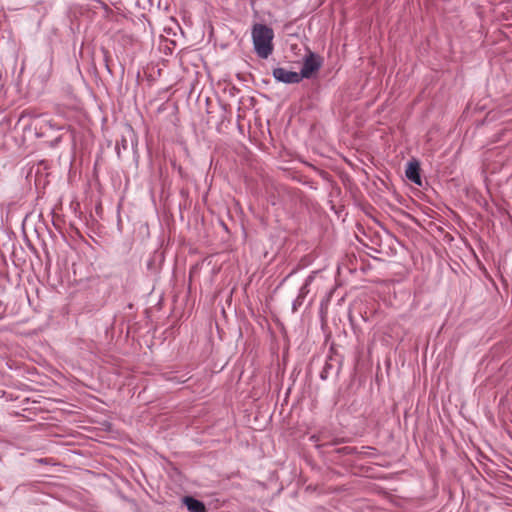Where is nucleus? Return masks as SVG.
I'll use <instances>...</instances> for the list:
<instances>
[{
  "label": "nucleus",
  "mask_w": 512,
  "mask_h": 512,
  "mask_svg": "<svg viewBox=\"0 0 512 512\" xmlns=\"http://www.w3.org/2000/svg\"><path fill=\"white\" fill-rule=\"evenodd\" d=\"M183 503L185 504L189 512H206V507L204 503L191 496H185L183 498Z\"/></svg>",
  "instance_id": "nucleus-5"
},
{
  "label": "nucleus",
  "mask_w": 512,
  "mask_h": 512,
  "mask_svg": "<svg viewBox=\"0 0 512 512\" xmlns=\"http://www.w3.org/2000/svg\"><path fill=\"white\" fill-rule=\"evenodd\" d=\"M273 76L277 81L284 83H299L302 80V76L299 73L289 71L285 68L278 67L273 70Z\"/></svg>",
  "instance_id": "nucleus-3"
},
{
  "label": "nucleus",
  "mask_w": 512,
  "mask_h": 512,
  "mask_svg": "<svg viewBox=\"0 0 512 512\" xmlns=\"http://www.w3.org/2000/svg\"><path fill=\"white\" fill-rule=\"evenodd\" d=\"M420 167L418 162H409L405 170L406 177L415 184L421 185V178L419 173Z\"/></svg>",
  "instance_id": "nucleus-4"
},
{
  "label": "nucleus",
  "mask_w": 512,
  "mask_h": 512,
  "mask_svg": "<svg viewBox=\"0 0 512 512\" xmlns=\"http://www.w3.org/2000/svg\"><path fill=\"white\" fill-rule=\"evenodd\" d=\"M273 30L264 24H255L252 29V39L257 55L263 59L273 51Z\"/></svg>",
  "instance_id": "nucleus-1"
},
{
  "label": "nucleus",
  "mask_w": 512,
  "mask_h": 512,
  "mask_svg": "<svg viewBox=\"0 0 512 512\" xmlns=\"http://www.w3.org/2000/svg\"><path fill=\"white\" fill-rule=\"evenodd\" d=\"M321 67V60L314 53H309L303 62V67L300 76L303 78H310Z\"/></svg>",
  "instance_id": "nucleus-2"
}]
</instances>
